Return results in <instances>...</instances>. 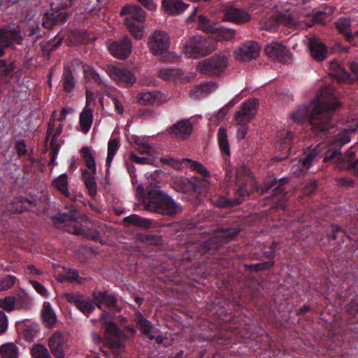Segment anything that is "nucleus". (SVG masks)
<instances>
[{
    "mask_svg": "<svg viewBox=\"0 0 358 358\" xmlns=\"http://www.w3.org/2000/svg\"><path fill=\"white\" fill-rule=\"evenodd\" d=\"M337 101L335 91L332 86H325L321 89L317 98L310 104L309 107L301 106L291 115L292 120L296 123L302 122L309 114V121L312 129L317 134L325 136L328 138V145L331 140L335 138V128L330 124V120L334 111L340 106Z\"/></svg>",
    "mask_w": 358,
    "mask_h": 358,
    "instance_id": "obj_1",
    "label": "nucleus"
},
{
    "mask_svg": "<svg viewBox=\"0 0 358 358\" xmlns=\"http://www.w3.org/2000/svg\"><path fill=\"white\" fill-rule=\"evenodd\" d=\"M358 128V120L353 127H343L341 130H335V138L329 143V149L325 152L324 160L334 161L337 167L340 169H355L358 171V160L354 161L353 159L356 154L354 147H351L345 155H342L338 152L343 145L349 143L351 139V134L356 131Z\"/></svg>",
    "mask_w": 358,
    "mask_h": 358,
    "instance_id": "obj_2",
    "label": "nucleus"
},
{
    "mask_svg": "<svg viewBox=\"0 0 358 358\" xmlns=\"http://www.w3.org/2000/svg\"><path fill=\"white\" fill-rule=\"evenodd\" d=\"M85 220V217L79 215L76 210L73 209L70 214L63 213L55 217V224L59 228L64 229L69 233L81 235L94 241H99L103 243L100 238L101 235L106 233V227L99 223L92 224L85 222V224L83 225L80 222Z\"/></svg>",
    "mask_w": 358,
    "mask_h": 358,
    "instance_id": "obj_3",
    "label": "nucleus"
},
{
    "mask_svg": "<svg viewBox=\"0 0 358 358\" xmlns=\"http://www.w3.org/2000/svg\"><path fill=\"white\" fill-rule=\"evenodd\" d=\"M148 200V202L145 204V208L150 211L173 216L180 213L182 210L180 206L160 190L150 191Z\"/></svg>",
    "mask_w": 358,
    "mask_h": 358,
    "instance_id": "obj_4",
    "label": "nucleus"
},
{
    "mask_svg": "<svg viewBox=\"0 0 358 358\" xmlns=\"http://www.w3.org/2000/svg\"><path fill=\"white\" fill-rule=\"evenodd\" d=\"M216 49V45L210 44L205 37L194 36L184 44V52L187 57L197 59L210 54Z\"/></svg>",
    "mask_w": 358,
    "mask_h": 358,
    "instance_id": "obj_5",
    "label": "nucleus"
},
{
    "mask_svg": "<svg viewBox=\"0 0 358 358\" xmlns=\"http://www.w3.org/2000/svg\"><path fill=\"white\" fill-rule=\"evenodd\" d=\"M229 65V59L224 55H215L200 62L197 65L199 72L208 76H220Z\"/></svg>",
    "mask_w": 358,
    "mask_h": 358,
    "instance_id": "obj_6",
    "label": "nucleus"
},
{
    "mask_svg": "<svg viewBox=\"0 0 358 358\" xmlns=\"http://www.w3.org/2000/svg\"><path fill=\"white\" fill-rule=\"evenodd\" d=\"M170 43V37L165 31L155 30L149 36L148 46L153 55H160L169 48Z\"/></svg>",
    "mask_w": 358,
    "mask_h": 358,
    "instance_id": "obj_7",
    "label": "nucleus"
},
{
    "mask_svg": "<svg viewBox=\"0 0 358 358\" xmlns=\"http://www.w3.org/2000/svg\"><path fill=\"white\" fill-rule=\"evenodd\" d=\"M259 103L255 99H248L241 104L235 113V120L238 125L247 124L256 115Z\"/></svg>",
    "mask_w": 358,
    "mask_h": 358,
    "instance_id": "obj_8",
    "label": "nucleus"
},
{
    "mask_svg": "<svg viewBox=\"0 0 358 358\" xmlns=\"http://www.w3.org/2000/svg\"><path fill=\"white\" fill-rule=\"evenodd\" d=\"M108 72L110 78L121 87H131L136 81L133 72L126 68L110 66L108 69Z\"/></svg>",
    "mask_w": 358,
    "mask_h": 358,
    "instance_id": "obj_9",
    "label": "nucleus"
},
{
    "mask_svg": "<svg viewBox=\"0 0 358 358\" xmlns=\"http://www.w3.org/2000/svg\"><path fill=\"white\" fill-rule=\"evenodd\" d=\"M105 327L104 337L108 345L114 350L123 348L122 338L124 337V334L113 322H105Z\"/></svg>",
    "mask_w": 358,
    "mask_h": 358,
    "instance_id": "obj_10",
    "label": "nucleus"
},
{
    "mask_svg": "<svg viewBox=\"0 0 358 358\" xmlns=\"http://www.w3.org/2000/svg\"><path fill=\"white\" fill-rule=\"evenodd\" d=\"M260 50V45L257 42L247 41L234 50V57L241 62L249 61L256 59L259 55Z\"/></svg>",
    "mask_w": 358,
    "mask_h": 358,
    "instance_id": "obj_11",
    "label": "nucleus"
},
{
    "mask_svg": "<svg viewBox=\"0 0 358 358\" xmlns=\"http://www.w3.org/2000/svg\"><path fill=\"white\" fill-rule=\"evenodd\" d=\"M20 29H0V57L4 55L5 49L13 43L20 44L22 37L20 35Z\"/></svg>",
    "mask_w": 358,
    "mask_h": 358,
    "instance_id": "obj_12",
    "label": "nucleus"
},
{
    "mask_svg": "<svg viewBox=\"0 0 358 358\" xmlns=\"http://www.w3.org/2000/svg\"><path fill=\"white\" fill-rule=\"evenodd\" d=\"M108 49L113 57L124 59L131 53L132 43L128 36H124L121 41L108 43Z\"/></svg>",
    "mask_w": 358,
    "mask_h": 358,
    "instance_id": "obj_13",
    "label": "nucleus"
},
{
    "mask_svg": "<svg viewBox=\"0 0 358 358\" xmlns=\"http://www.w3.org/2000/svg\"><path fill=\"white\" fill-rule=\"evenodd\" d=\"M64 297L87 317L94 310L92 301L78 293H66Z\"/></svg>",
    "mask_w": 358,
    "mask_h": 358,
    "instance_id": "obj_14",
    "label": "nucleus"
},
{
    "mask_svg": "<svg viewBox=\"0 0 358 358\" xmlns=\"http://www.w3.org/2000/svg\"><path fill=\"white\" fill-rule=\"evenodd\" d=\"M265 52L269 57L282 62H288L291 59V54L288 49L278 42H271L267 44L265 47Z\"/></svg>",
    "mask_w": 358,
    "mask_h": 358,
    "instance_id": "obj_15",
    "label": "nucleus"
},
{
    "mask_svg": "<svg viewBox=\"0 0 358 358\" xmlns=\"http://www.w3.org/2000/svg\"><path fill=\"white\" fill-rule=\"evenodd\" d=\"M93 300L97 307L100 309L108 308L113 310L119 311L120 309L117 306V299L108 292L99 291L94 292L92 294Z\"/></svg>",
    "mask_w": 358,
    "mask_h": 358,
    "instance_id": "obj_16",
    "label": "nucleus"
},
{
    "mask_svg": "<svg viewBox=\"0 0 358 358\" xmlns=\"http://www.w3.org/2000/svg\"><path fill=\"white\" fill-rule=\"evenodd\" d=\"M64 337L62 332H54L48 340V346L55 358H65L64 353Z\"/></svg>",
    "mask_w": 358,
    "mask_h": 358,
    "instance_id": "obj_17",
    "label": "nucleus"
},
{
    "mask_svg": "<svg viewBox=\"0 0 358 358\" xmlns=\"http://www.w3.org/2000/svg\"><path fill=\"white\" fill-rule=\"evenodd\" d=\"M192 131V124L189 120H182L172 125L169 132L176 138L187 139Z\"/></svg>",
    "mask_w": 358,
    "mask_h": 358,
    "instance_id": "obj_18",
    "label": "nucleus"
},
{
    "mask_svg": "<svg viewBox=\"0 0 358 358\" xmlns=\"http://www.w3.org/2000/svg\"><path fill=\"white\" fill-rule=\"evenodd\" d=\"M317 155V152L316 150H313L309 151L308 153L306 154V157L299 159H295L293 162L294 164L291 169L292 173L295 176H300L303 173L304 171L309 169Z\"/></svg>",
    "mask_w": 358,
    "mask_h": 358,
    "instance_id": "obj_19",
    "label": "nucleus"
},
{
    "mask_svg": "<svg viewBox=\"0 0 358 358\" xmlns=\"http://www.w3.org/2000/svg\"><path fill=\"white\" fill-rule=\"evenodd\" d=\"M224 19L226 21L241 24L248 22L250 15L243 10L231 6L225 8Z\"/></svg>",
    "mask_w": 358,
    "mask_h": 358,
    "instance_id": "obj_20",
    "label": "nucleus"
},
{
    "mask_svg": "<svg viewBox=\"0 0 358 358\" xmlns=\"http://www.w3.org/2000/svg\"><path fill=\"white\" fill-rule=\"evenodd\" d=\"M137 101L142 105H159L165 101L163 94L159 92H145L137 95Z\"/></svg>",
    "mask_w": 358,
    "mask_h": 358,
    "instance_id": "obj_21",
    "label": "nucleus"
},
{
    "mask_svg": "<svg viewBox=\"0 0 358 358\" xmlns=\"http://www.w3.org/2000/svg\"><path fill=\"white\" fill-rule=\"evenodd\" d=\"M311 56L317 61H322L327 56V47L318 38H313L309 41Z\"/></svg>",
    "mask_w": 358,
    "mask_h": 358,
    "instance_id": "obj_22",
    "label": "nucleus"
},
{
    "mask_svg": "<svg viewBox=\"0 0 358 358\" xmlns=\"http://www.w3.org/2000/svg\"><path fill=\"white\" fill-rule=\"evenodd\" d=\"M135 321L143 334L147 336L150 340H155L158 343H162V337L161 336H155L151 333V322L145 319L141 313L136 315Z\"/></svg>",
    "mask_w": 358,
    "mask_h": 358,
    "instance_id": "obj_23",
    "label": "nucleus"
},
{
    "mask_svg": "<svg viewBox=\"0 0 358 358\" xmlns=\"http://www.w3.org/2000/svg\"><path fill=\"white\" fill-rule=\"evenodd\" d=\"M121 15H127L133 20L138 22H144L146 17L145 12L137 5H127L121 10Z\"/></svg>",
    "mask_w": 358,
    "mask_h": 358,
    "instance_id": "obj_24",
    "label": "nucleus"
},
{
    "mask_svg": "<svg viewBox=\"0 0 358 358\" xmlns=\"http://www.w3.org/2000/svg\"><path fill=\"white\" fill-rule=\"evenodd\" d=\"M236 193L240 196L249 195L253 189L259 190L255 179L252 177H247L243 182L238 180L236 182Z\"/></svg>",
    "mask_w": 358,
    "mask_h": 358,
    "instance_id": "obj_25",
    "label": "nucleus"
},
{
    "mask_svg": "<svg viewBox=\"0 0 358 358\" xmlns=\"http://www.w3.org/2000/svg\"><path fill=\"white\" fill-rule=\"evenodd\" d=\"M189 5L180 0H163L162 7L169 14L178 15L183 13Z\"/></svg>",
    "mask_w": 358,
    "mask_h": 358,
    "instance_id": "obj_26",
    "label": "nucleus"
},
{
    "mask_svg": "<svg viewBox=\"0 0 358 358\" xmlns=\"http://www.w3.org/2000/svg\"><path fill=\"white\" fill-rule=\"evenodd\" d=\"M43 322L47 328H52L57 322L56 314L52 308L50 303L45 301L41 310Z\"/></svg>",
    "mask_w": 358,
    "mask_h": 358,
    "instance_id": "obj_27",
    "label": "nucleus"
},
{
    "mask_svg": "<svg viewBox=\"0 0 358 358\" xmlns=\"http://www.w3.org/2000/svg\"><path fill=\"white\" fill-rule=\"evenodd\" d=\"M143 22H136L131 17H125L124 24L131 33V34L136 39H141L144 36Z\"/></svg>",
    "mask_w": 358,
    "mask_h": 358,
    "instance_id": "obj_28",
    "label": "nucleus"
},
{
    "mask_svg": "<svg viewBox=\"0 0 358 358\" xmlns=\"http://www.w3.org/2000/svg\"><path fill=\"white\" fill-rule=\"evenodd\" d=\"M329 74L331 77L334 78L341 83L348 80L350 76L338 62H332L330 64V71Z\"/></svg>",
    "mask_w": 358,
    "mask_h": 358,
    "instance_id": "obj_29",
    "label": "nucleus"
},
{
    "mask_svg": "<svg viewBox=\"0 0 358 358\" xmlns=\"http://www.w3.org/2000/svg\"><path fill=\"white\" fill-rule=\"evenodd\" d=\"M217 85L215 83L208 82L196 86L191 90L190 94L194 98H199L209 94L215 91Z\"/></svg>",
    "mask_w": 358,
    "mask_h": 358,
    "instance_id": "obj_30",
    "label": "nucleus"
},
{
    "mask_svg": "<svg viewBox=\"0 0 358 358\" xmlns=\"http://www.w3.org/2000/svg\"><path fill=\"white\" fill-rule=\"evenodd\" d=\"M134 143L136 150L142 155L153 157L157 152L150 144L147 143L143 138L136 136L134 138Z\"/></svg>",
    "mask_w": 358,
    "mask_h": 358,
    "instance_id": "obj_31",
    "label": "nucleus"
},
{
    "mask_svg": "<svg viewBox=\"0 0 358 358\" xmlns=\"http://www.w3.org/2000/svg\"><path fill=\"white\" fill-rule=\"evenodd\" d=\"M93 120L92 110L90 108L85 107L80 114V126L81 131L87 134L92 126Z\"/></svg>",
    "mask_w": 358,
    "mask_h": 358,
    "instance_id": "obj_32",
    "label": "nucleus"
},
{
    "mask_svg": "<svg viewBox=\"0 0 358 358\" xmlns=\"http://www.w3.org/2000/svg\"><path fill=\"white\" fill-rule=\"evenodd\" d=\"M123 223L126 227L136 226L141 228H148L151 224L150 220L142 218L138 215L133 214L123 219Z\"/></svg>",
    "mask_w": 358,
    "mask_h": 358,
    "instance_id": "obj_33",
    "label": "nucleus"
},
{
    "mask_svg": "<svg viewBox=\"0 0 358 358\" xmlns=\"http://www.w3.org/2000/svg\"><path fill=\"white\" fill-rule=\"evenodd\" d=\"M62 81L63 83L64 90L66 92L69 93L74 89L76 86V80L69 66L64 67Z\"/></svg>",
    "mask_w": 358,
    "mask_h": 358,
    "instance_id": "obj_34",
    "label": "nucleus"
},
{
    "mask_svg": "<svg viewBox=\"0 0 358 358\" xmlns=\"http://www.w3.org/2000/svg\"><path fill=\"white\" fill-rule=\"evenodd\" d=\"M0 355L2 358H18V347L13 343H5L0 348Z\"/></svg>",
    "mask_w": 358,
    "mask_h": 358,
    "instance_id": "obj_35",
    "label": "nucleus"
},
{
    "mask_svg": "<svg viewBox=\"0 0 358 358\" xmlns=\"http://www.w3.org/2000/svg\"><path fill=\"white\" fill-rule=\"evenodd\" d=\"M120 148V139L118 138H111L108 143V155L106 158V165L108 171L110 166L113 157L116 155Z\"/></svg>",
    "mask_w": 358,
    "mask_h": 358,
    "instance_id": "obj_36",
    "label": "nucleus"
},
{
    "mask_svg": "<svg viewBox=\"0 0 358 358\" xmlns=\"http://www.w3.org/2000/svg\"><path fill=\"white\" fill-rule=\"evenodd\" d=\"M336 28L342 32L346 40L350 43L353 41L352 34L349 31L350 27V20L347 17H342L336 22Z\"/></svg>",
    "mask_w": 358,
    "mask_h": 358,
    "instance_id": "obj_37",
    "label": "nucleus"
},
{
    "mask_svg": "<svg viewBox=\"0 0 358 358\" xmlns=\"http://www.w3.org/2000/svg\"><path fill=\"white\" fill-rule=\"evenodd\" d=\"M57 113L54 110L52 113L51 119L50 120L48 128L47 130V138L54 137L55 138H58L61 135L62 131L63 125L62 124H59L55 126V116Z\"/></svg>",
    "mask_w": 358,
    "mask_h": 358,
    "instance_id": "obj_38",
    "label": "nucleus"
},
{
    "mask_svg": "<svg viewBox=\"0 0 358 358\" xmlns=\"http://www.w3.org/2000/svg\"><path fill=\"white\" fill-rule=\"evenodd\" d=\"M217 140L222 152L227 156H229L231 153L230 147L228 141L227 131L224 128L220 127L218 129Z\"/></svg>",
    "mask_w": 358,
    "mask_h": 358,
    "instance_id": "obj_39",
    "label": "nucleus"
},
{
    "mask_svg": "<svg viewBox=\"0 0 358 358\" xmlns=\"http://www.w3.org/2000/svg\"><path fill=\"white\" fill-rule=\"evenodd\" d=\"M55 187L64 196L69 197L70 192L68 189V177L66 174L63 173L59 176L53 181Z\"/></svg>",
    "mask_w": 358,
    "mask_h": 358,
    "instance_id": "obj_40",
    "label": "nucleus"
},
{
    "mask_svg": "<svg viewBox=\"0 0 358 358\" xmlns=\"http://www.w3.org/2000/svg\"><path fill=\"white\" fill-rule=\"evenodd\" d=\"M83 72L85 78L90 82H94L99 85L105 84L101 78L99 74L95 71L94 68L90 65L83 66Z\"/></svg>",
    "mask_w": 358,
    "mask_h": 358,
    "instance_id": "obj_41",
    "label": "nucleus"
},
{
    "mask_svg": "<svg viewBox=\"0 0 358 358\" xmlns=\"http://www.w3.org/2000/svg\"><path fill=\"white\" fill-rule=\"evenodd\" d=\"M182 162H187V166L192 170L196 171L204 177H210V172L201 163L187 158L182 159Z\"/></svg>",
    "mask_w": 358,
    "mask_h": 358,
    "instance_id": "obj_42",
    "label": "nucleus"
},
{
    "mask_svg": "<svg viewBox=\"0 0 358 358\" xmlns=\"http://www.w3.org/2000/svg\"><path fill=\"white\" fill-rule=\"evenodd\" d=\"M163 174L161 171H156L153 173L147 176V182L148 186L147 187L148 197L149 198V192L152 190H158L157 188L159 187L160 180L159 176Z\"/></svg>",
    "mask_w": 358,
    "mask_h": 358,
    "instance_id": "obj_43",
    "label": "nucleus"
},
{
    "mask_svg": "<svg viewBox=\"0 0 358 358\" xmlns=\"http://www.w3.org/2000/svg\"><path fill=\"white\" fill-rule=\"evenodd\" d=\"M280 137L281 138L282 142L279 143V149L285 151V156L280 158H278V160H281L287 157V154L289 153V151L290 150L289 142L291 138H292V134L290 131L287 130L285 131V134L282 133L280 134Z\"/></svg>",
    "mask_w": 358,
    "mask_h": 358,
    "instance_id": "obj_44",
    "label": "nucleus"
},
{
    "mask_svg": "<svg viewBox=\"0 0 358 358\" xmlns=\"http://www.w3.org/2000/svg\"><path fill=\"white\" fill-rule=\"evenodd\" d=\"M287 182V179L282 178L280 180V181H279L280 185L277 187H275L274 189L275 193L272 196V199L273 200L280 201V203L276 205V206H275L276 208H284L283 199L285 198V193H283L284 188L282 187V184Z\"/></svg>",
    "mask_w": 358,
    "mask_h": 358,
    "instance_id": "obj_45",
    "label": "nucleus"
},
{
    "mask_svg": "<svg viewBox=\"0 0 358 358\" xmlns=\"http://www.w3.org/2000/svg\"><path fill=\"white\" fill-rule=\"evenodd\" d=\"M82 155L89 170L91 171L92 173H95L96 171V164L90 149L87 147L83 148Z\"/></svg>",
    "mask_w": 358,
    "mask_h": 358,
    "instance_id": "obj_46",
    "label": "nucleus"
},
{
    "mask_svg": "<svg viewBox=\"0 0 358 358\" xmlns=\"http://www.w3.org/2000/svg\"><path fill=\"white\" fill-rule=\"evenodd\" d=\"M282 22V18L280 17H271L265 19L262 22V28L269 31H273L276 29L280 23Z\"/></svg>",
    "mask_w": 358,
    "mask_h": 358,
    "instance_id": "obj_47",
    "label": "nucleus"
},
{
    "mask_svg": "<svg viewBox=\"0 0 358 358\" xmlns=\"http://www.w3.org/2000/svg\"><path fill=\"white\" fill-rule=\"evenodd\" d=\"M180 73V71L178 69H162L159 71L158 76L166 80H176L178 76H179Z\"/></svg>",
    "mask_w": 358,
    "mask_h": 358,
    "instance_id": "obj_48",
    "label": "nucleus"
},
{
    "mask_svg": "<svg viewBox=\"0 0 358 358\" xmlns=\"http://www.w3.org/2000/svg\"><path fill=\"white\" fill-rule=\"evenodd\" d=\"M15 305H18L17 299L14 296H7L0 299V307L8 312L15 308Z\"/></svg>",
    "mask_w": 358,
    "mask_h": 358,
    "instance_id": "obj_49",
    "label": "nucleus"
},
{
    "mask_svg": "<svg viewBox=\"0 0 358 358\" xmlns=\"http://www.w3.org/2000/svg\"><path fill=\"white\" fill-rule=\"evenodd\" d=\"M83 173L85 177V185L89 191L90 194L91 196H95L96 194V183L94 176H91L90 172L87 170H85Z\"/></svg>",
    "mask_w": 358,
    "mask_h": 358,
    "instance_id": "obj_50",
    "label": "nucleus"
},
{
    "mask_svg": "<svg viewBox=\"0 0 358 358\" xmlns=\"http://www.w3.org/2000/svg\"><path fill=\"white\" fill-rule=\"evenodd\" d=\"M33 358H50L48 349L42 345H36L31 350Z\"/></svg>",
    "mask_w": 358,
    "mask_h": 358,
    "instance_id": "obj_51",
    "label": "nucleus"
},
{
    "mask_svg": "<svg viewBox=\"0 0 358 358\" xmlns=\"http://www.w3.org/2000/svg\"><path fill=\"white\" fill-rule=\"evenodd\" d=\"M17 278L14 275H8L0 280V292L6 291L13 287L16 282Z\"/></svg>",
    "mask_w": 358,
    "mask_h": 358,
    "instance_id": "obj_52",
    "label": "nucleus"
},
{
    "mask_svg": "<svg viewBox=\"0 0 358 358\" xmlns=\"http://www.w3.org/2000/svg\"><path fill=\"white\" fill-rule=\"evenodd\" d=\"M155 155L153 157H138L134 153H131L130 157L131 159L136 162V164H154L155 166H157L155 164Z\"/></svg>",
    "mask_w": 358,
    "mask_h": 358,
    "instance_id": "obj_53",
    "label": "nucleus"
},
{
    "mask_svg": "<svg viewBox=\"0 0 358 358\" xmlns=\"http://www.w3.org/2000/svg\"><path fill=\"white\" fill-rule=\"evenodd\" d=\"M238 234V231L235 229H223L218 232L217 236L222 239V242H227L231 240Z\"/></svg>",
    "mask_w": 358,
    "mask_h": 358,
    "instance_id": "obj_54",
    "label": "nucleus"
},
{
    "mask_svg": "<svg viewBox=\"0 0 358 358\" xmlns=\"http://www.w3.org/2000/svg\"><path fill=\"white\" fill-rule=\"evenodd\" d=\"M51 141L50 143V164L54 165L55 161L57 158V156L58 155L60 145L59 143L57 142L58 138H55L54 137H50Z\"/></svg>",
    "mask_w": 358,
    "mask_h": 358,
    "instance_id": "obj_55",
    "label": "nucleus"
},
{
    "mask_svg": "<svg viewBox=\"0 0 358 358\" xmlns=\"http://www.w3.org/2000/svg\"><path fill=\"white\" fill-rule=\"evenodd\" d=\"M236 34V31L232 29L223 28L217 32V38L220 41H229L232 39Z\"/></svg>",
    "mask_w": 358,
    "mask_h": 358,
    "instance_id": "obj_56",
    "label": "nucleus"
},
{
    "mask_svg": "<svg viewBox=\"0 0 358 358\" xmlns=\"http://www.w3.org/2000/svg\"><path fill=\"white\" fill-rule=\"evenodd\" d=\"M213 203L218 207H227L229 206L237 205L241 203V200L238 199L231 200L222 197L217 199H214Z\"/></svg>",
    "mask_w": 358,
    "mask_h": 358,
    "instance_id": "obj_57",
    "label": "nucleus"
},
{
    "mask_svg": "<svg viewBox=\"0 0 358 358\" xmlns=\"http://www.w3.org/2000/svg\"><path fill=\"white\" fill-rule=\"evenodd\" d=\"M198 28L204 31L210 32L213 30V27L209 20L203 15H199Z\"/></svg>",
    "mask_w": 358,
    "mask_h": 358,
    "instance_id": "obj_58",
    "label": "nucleus"
},
{
    "mask_svg": "<svg viewBox=\"0 0 358 358\" xmlns=\"http://www.w3.org/2000/svg\"><path fill=\"white\" fill-rule=\"evenodd\" d=\"M14 68L12 64H6L5 61L0 59V76H7L11 74Z\"/></svg>",
    "mask_w": 358,
    "mask_h": 358,
    "instance_id": "obj_59",
    "label": "nucleus"
},
{
    "mask_svg": "<svg viewBox=\"0 0 358 358\" xmlns=\"http://www.w3.org/2000/svg\"><path fill=\"white\" fill-rule=\"evenodd\" d=\"M15 150L19 157L24 156L27 154V150L24 140H20L16 143Z\"/></svg>",
    "mask_w": 358,
    "mask_h": 358,
    "instance_id": "obj_60",
    "label": "nucleus"
},
{
    "mask_svg": "<svg viewBox=\"0 0 358 358\" xmlns=\"http://www.w3.org/2000/svg\"><path fill=\"white\" fill-rule=\"evenodd\" d=\"M8 317L4 312L0 310V334H3L8 328Z\"/></svg>",
    "mask_w": 358,
    "mask_h": 358,
    "instance_id": "obj_61",
    "label": "nucleus"
},
{
    "mask_svg": "<svg viewBox=\"0 0 358 358\" xmlns=\"http://www.w3.org/2000/svg\"><path fill=\"white\" fill-rule=\"evenodd\" d=\"M113 101L115 105L116 110L120 113L122 114L124 113V107L122 103L112 94L108 93L106 94Z\"/></svg>",
    "mask_w": 358,
    "mask_h": 358,
    "instance_id": "obj_62",
    "label": "nucleus"
},
{
    "mask_svg": "<svg viewBox=\"0 0 358 358\" xmlns=\"http://www.w3.org/2000/svg\"><path fill=\"white\" fill-rule=\"evenodd\" d=\"M31 284L32 285L33 287L35 289V290L38 294H40L41 295H42L43 296H48V291L42 284L39 283L37 281H34V280L31 281Z\"/></svg>",
    "mask_w": 358,
    "mask_h": 358,
    "instance_id": "obj_63",
    "label": "nucleus"
},
{
    "mask_svg": "<svg viewBox=\"0 0 358 358\" xmlns=\"http://www.w3.org/2000/svg\"><path fill=\"white\" fill-rule=\"evenodd\" d=\"M160 162L176 169H178L180 166V163L178 160L171 157H161Z\"/></svg>",
    "mask_w": 358,
    "mask_h": 358,
    "instance_id": "obj_64",
    "label": "nucleus"
}]
</instances>
